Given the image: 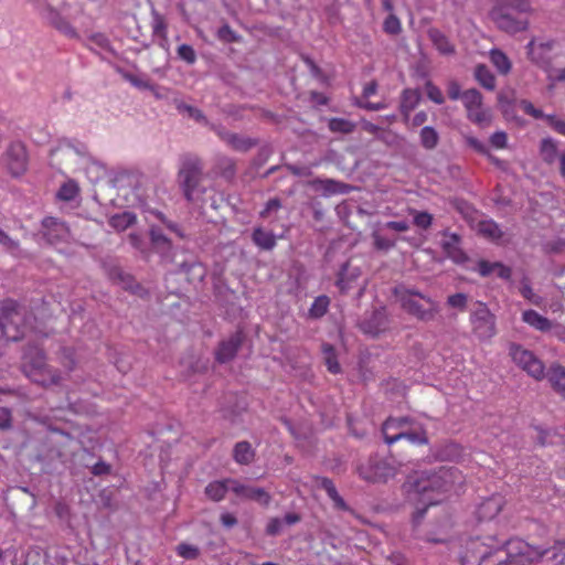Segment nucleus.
I'll return each instance as SVG.
<instances>
[{
    "instance_id": "50",
    "label": "nucleus",
    "mask_w": 565,
    "mask_h": 565,
    "mask_svg": "<svg viewBox=\"0 0 565 565\" xmlns=\"http://www.w3.org/2000/svg\"><path fill=\"white\" fill-rule=\"evenodd\" d=\"M541 152L544 160L552 163L556 158V145L551 139H544L541 146Z\"/></svg>"
},
{
    "instance_id": "49",
    "label": "nucleus",
    "mask_w": 565,
    "mask_h": 565,
    "mask_svg": "<svg viewBox=\"0 0 565 565\" xmlns=\"http://www.w3.org/2000/svg\"><path fill=\"white\" fill-rule=\"evenodd\" d=\"M0 245L6 248L12 255L20 253V243L17 239L11 238L3 230L0 228Z\"/></svg>"
},
{
    "instance_id": "9",
    "label": "nucleus",
    "mask_w": 565,
    "mask_h": 565,
    "mask_svg": "<svg viewBox=\"0 0 565 565\" xmlns=\"http://www.w3.org/2000/svg\"><path fill=\"white\" fill-rule=\"evenodd\" d=\"M470 322L472 324L473 333L480 340H489L497 332L495 317L482 302H477L475 309L471 312Z\"/></svg>"
},
{
    "instance_id": "8",
    "label": "nucleus",
    "mask_w": 565,
    "mask_h": 565,
    "mask_svg": "<svg viewBox=\"0 0 565 565\" xmlns=\"http://www.w3.org/2000/svg\"><path fill=\"white\" fill-rule=\"evenodd\" d=\"M512 361L535 381L545 379V365L532 351L512 343L509 348Z\"/></svg>"
},
{
    "instance_id": "10",
    "label": "nucleus",
    "mask_w": 565,
    "mask_h": 565,
    "mask_svg": "<svg viewBox=\"0 0 565 565\" xmlns=\"http://www.w3.org/2000/svg\"><path fill=\"white\" fill-rule=\"evenodd\" d=\"M462 103L467 116L472 122L484 127L491 122V111L482 105V95L479 90L471 88L462 93Z\"/></svg>"
},
{
    "instance_id": "47",
    "label": "nucleus",
    "mask_w": 565,
    "mask_h": 565,
    "mask_svg": "<svg viewBox=\"0 0 565 565\" xmlns=\"http://www.w3.org/2000/svg\"><path fill=\"white\" fill-rule=\"evenodd\" d=\"M383 30L390 35L399 34L402 31L399 19L394 13H390L383 22Z\"/></svg>"
},
{
    "instance_id": "25",
    "label": "nucleus",
    "mask_w": 565,
    "mask_h": 565,
    "mask_svg": "<svg viewBox=\"0 0 565 565\" xmlns=\"http://www.w3.org/2000/svg\"><path fill=\"white\" fill-rule=\"evenodd\" d=\"M232 480L231 478L225 480H217L210 482L205 487V494L209 499L212 501L218 502L223 500L227 493L228 490H231L232 483L228 482Z\"/></svg>"
},
{
    "instance_id": "56",
    "label": "nucleus",
    "mask_w": 565,
    "mask_h": 565,
    "mask_svg": "<svg viewBox=\"0 0 565 565\" xmlns=\"http://www.w3.org/2000/svg\"><path fill=\"white\" fill-rule=\"evenodd\" d=\"M217 38L220 40L228 42V43L238 41V36L236 35V33L232 30V28L228 24H224L223 26H221L218 29Z\"/></svg>"
},
{
    "instance_id": "14",
    "label": "nucleus",
    "mask_w": 565,
    "mask_h": 565,
    "mask_svg": "<svg viewBox=\"0 0 565 565\" xmlns=\"http://www.w3.org/2000/svg\"><path fill=\"white\" fill-rule=\"evenodd\" d=\"M243 340V332L237 330L228 339L221 341L215 351V360L218 363H226L233 360L241 348Z\"/></svg>"
},
{
    "instance_id": "57",
    "label": "nucleus",
    "mask_w": 565,
    "mask_h": 565,
    "mask_svg": "<svg viewBox=\"0 0 565 565\" xmlns=\"http://www.w3.org/2000/svg\"><path fill=\"white\" fill-rule=\"evenodd\" d=\"M447 303L452 308L465 310L467 306V295L462 292L451 295L448 297Z\"/></svg>"
},
{
    "instance_id": "5",
    "label": "nucleus",
    "mask_w": 565,
    "mask_h": 565,
    "mask_svg": "<svg viewBox=\"0 0 565 565\" xmlns=\"http://www.w3.org/2000/svg\"><path fill=\"white\" fill-rule=\"evenodd\" d=\"M394 294L401 302L402 308L416 318L429 321L435 316L434 302L430 298L417 290L408 289L403 286L396 287Z\"/></svg>"
},
{
    "instance_id": "24",
    "label": "nucleus",
    "mask_w": 565,
    "mask_h": 565,
    "mask_svg": "<svg viewBox=\"0 0 565 565\" xmlns=\"http://www.w3.org/2000/svg\"><path fill=\"white\" fill-rule=\"evenodd\" d=\"M420 100V94L417 89H404L401 96L399 109L407 120L411 113L416 108Z\"/></svg>"
},
{
    "instance_id": "16",
    "label": "nucleus",
    "mask_w": 565,
    "mask_h": 565,
    "mask_svg": "<svg viewBox=\"0 0 565 565\" xmlns=\"http://www.w3.org/2000/svg\"><path fill=\"white\" fill-rule=\"evenodd\" d=\"M43 235L50 244L64 241L68 236V228L58 218L47 216L42 221Z\"/></svg>"
},
{
    "instance_id": "11",
    "label": "nucleus",
    "mask_w": 565,
    "mask_h": 565,
    "mask_svg": "<svg viewBox=\"0 0 565 565\" xmlns=\"http://www.w3.org/2000/svg\"><path fill=\"white\" fill-rule=\"evenodd\" d=\"M4 164L9 173L14 177L23 175L28 170L29 157L26 147L21 141H12L9 143L3 153Z\"/></svg>"
},
{
    "instance_id": "62",
    "label": "nucleus",
    "mask_w": 565,
    "mask_h": 565,
    "mask_svg": "<svg viewBox=\"0 0 565 565\" xmlns=\"http://www.w3.org/2000/svg\"><path fill=\"white\" fill-rule=\"evenodd\" d=\"M507 140H508L507 134L503 131H497L490 138L491 145L498 149L505 148Z\"/></svg>"
},
{
    "instance_id": "17",
    "label": "nucleus",
    "mask_w": 565,
    "mask_h": 565,
    "mask_svg": "<svg viewBox=\"0 0 565 565\" xmlns=\"http://www.w3.org/2000/svg\"><path fill=\"white\" fill-rule=\"evenodd\" d=\"M545 379L551 388L565 399V366L558 362L552 363L545 371Z\"/></svg>"
},
{
    "instance_id": "60",
    "label": "nucleus",
    "mask_w": 565,
    "mask_h": 565,
    "mask_svg": "<svg viewBox=\"0 0 565 565\" xmlns=\"http://www.w3.org/2000/svg\"><path fill=\"white\" fill-rule=\"evenodd\" d=\"M12 424L11 411L7 407H0V429H9Z\"/></svg>"
},
{
    "instance_id": "1",
    "label": "nucleus",
    "mask_w": 565,
    "mask_h": 565,
    "mask_svg": "<svg viewBox=\"0 0 565 565\" xmlns=\"http://www.w3.org/2000/svg\"><path fill=\"white\" fill-rule=\"evenodd\" d=\"M463 483V476L455 467H440L437 470L422 471L413 482V495L425 505L439 502L434 494L455 490Z\"/></svg>"
},
{
    "instance_id": "6",
    "label": "nucleus",
    "mask_w": 565,
    "mask_h": 565,
    "mask_svg": "<svg viewBox=\"0 0 565 565\" xmlns=\"http://www.w3.org/2000/svg\"><path fill=\"white\" fill-rule=\"evenodd\" d=\"M502 548L505 552V558L501 559L498 565H533L548 552L531 546L519 539L504 542Z\"/></svg>"
},
{
    "instance_id": "29",
    "label": "nucleus",
    "mask_w": 565,
    "mask_h": 565,
    "mask_svg": "<svg viewBox=\"0 0 565 565\" xmlns=\"http://www.w3.org/2000/svg\"><path fill=\"white\" fill-rule=\"evenodd\" d=\"M377 90V84L376 82L372 81L369 84L365 85L362 94L361 100L355 99V104L360 107H363L369 110H380L385 108V104L382 102L372 103L367 102V98L374 95Z\"/></svg>"
},
{
    "instance_id": "44",
    "label": "nucleus",
    "mask_w": 565,
    "mask_h": 565,
    "mask_svg": "<svg viewBox=\"0 0 565 565\" xmlns=\"http://www.w3.org/2000/svg\"><path fill=\"white\" fill-rule=\"evenodd\" d=\"M79 192V189L74 181H67L60 188L57 192L58 199L62 201H72L74 200Z\"/></svg>"
},
{
    "instance_id": "64",
    "label": "nucleus",
    "mask_w": 565,
    "mask_h": 565,
    "mask_svg": "<svg viewBox=\"0 0 565 565\" xmlns=\"http://www.w3.org/2000/svg\"><path fill=\"white\" fill-rule=\"evenodd\" d=\"M281 207V202L279 199H270L266 205L265 209L260 212L262 217H267L271 211H277Z\"/></svg>"
},
{
    "instance_id": "41",
    "label": "nucleus",
    "mask_w": 565,
    "mask_h": 565,
    "mask_svg": "<svg viewBox=\"0 0 565 565\" xmlns=\"http://www.w3.org/2000/svg\"><path fill=\"white\" fill-rule=\"evenodd\" d=\"M226 140L232 146V148L237 151H247L256 146L255 140L239 137L236 134L228 135Z\"/></svg>"
},
{
    "instance_id": "26",
    "label": "nucleus",
    "mask_w": 565,
    "mask_h": 565,
    "mask_svg": "<svg viewBox=\"0 0 565 565\" xmlns=\"http://www.w3.org/2000/svg\"><path fill=\"white\" fill-rule=\"evenodd\" d=\"M233 458L239 465H249L255 459V450L248 441H239L234 446Z\"/></svg>"
},
{
    "instance_id": "58",
    "label": "nucleus",
    "mask_w": 565,
    "mask_h": 565,
    "mask_svg": "<svg viewBox=\"0 0 565 565\" xmlns=\"http://www.w3.org/2000/svg\"><path fill=\"white\" fill-rule=\"evenodd\" d=\"M178 109L180 111H186L189 114V116L192 117L193 119H195L196 121H205L206 120L203 113L193 106H190L186 104H180V105H178Z\"/></svg>"
},
{
    "instance_id": "21",
    "label": "nucleus",
    "mask_w": 565,
    "mask_h": 565,
    "mask_svg": "<svg viewBox=\"0 0 565 565\" xmlns=\"http://www.w3.org/2000/svg\"><path fill=\"white\" fill-rule=\"evenodd\" d=\"M312 185L316 190L321 191L324 195L349 193L351 189L350 185L334 181L332 179H317L312 181Z\"/></svg>"
},
{
    "instance_id": "28",
    "label": "nucleus",
    "mask_w": 565,
    "mask_h": 565,
    "mask_svg": "<svg viewBox=\"0 0 565 565\" xmlns=\"http://www.w3.org/2000/svg\"><path fill=\"white\" fill-rule=\"evenodd\" d=\"M315 480L316 484L327 492L328 497L334 502V505L338 509H345V503L338 493L337 488L331 479L327 477H316Z\"/></svg>"
},
{
    "instance_id": "18",
    "label": "nucleus",
    "mask_w": 565,
    "mask_h": 565,
    "mask_svg": "<svg viewBox=\"0 0 565 565\" xmlns=\"http://www.w3.org/2000/svg\"><path fill=\"white\" fill-rule=\"evenodd\" d=\"M443 236L441 247L446 255L457 263L465 260V253L460 248V236L447 231L443 233Z\"/></svg>"
},
{
    "instance_id": "43",
    "label": "nucleus",
    "mask_w": 565,
    "mask_h": 565,
    "mask_svg": "<svg viewBox=\"0 0 565 565\" xmlns=\"http://www.w3.org/2000/svg\"><path fill=\"white\" fill-rule=\"evenodd\" d=\"M322 350L329 372H331L332 374L339 373L340 364L337 361V355L333 347L330 344H323Z\"/></svg>"
},
{
    "instance_id": "31",
    "label": "nucleus",
    "mask_w": 565,
    "mask_h": 565,
    "mask_svg": "<svg viewBox=\"0 0 565 565\" xmlns=\"http://www.w3.org/2000/svg\"><path fill=\"white\" fill-rule=\"evenodd\" d=\"M386 328V318L384 312L376 311L373 313V317L370 321L362 324V330L365 333H369L373 337L377 335L380 332L385 330Z\"/></svg>"
},
{
    "instance_id": "32",
    "label": "nucleus",
    "mask_w": 565,
    "mask_h": 565,
    "mask_svg": "<svg viewBox=\"0 0 565 565\" xmlns=\"http://www.w3.org/2000/svg\"><path fill=\"white\" fill-rule=\"evenodd\" d=\"M350 263L351 257H347L340 264V268L337 273L335 285L339 287L340 291H347L350 289V282L352 279V274L350 273Z\"/></svg>"
},
{
    "instance_id": "53",
    "label": "nucleus",
    "mask_w": 565,
    "mask_h": 565,
    "mask_svg": "<svg viewBox=\"0 0 565 565\" xmlns=\"http://www.w3.org/2000/svg\"><path fill=\"white\" fill-rule=\"evenodd\" d=\"M178 56L188 64H194L196 61V53L189 44H181L177 50Z\"/></svg>"
},
{
    "instance_id": "36",
    "label": "nucleus",
    "mask_w": 565,
    "mask_h": 565,
    "mask_svg": "<svg viewBox=\"0 0 565 565\" xmlns=\"http://www.w3.org/2000/svg\"><path fill=\"white\" fill-rule=\"evenodd\" d=\"M478 232L492 241L500 239L503 235L499 225L492 220L481 221L478 224Z\"/></svg>"
},
{
    "instance_id": "48",
    "label": "nucleus",
    "mask_w": 565,
    "mask_h": 565,
    "mask_svg": "<svg viewBox=\"0 0 565 565\" xmlns=\"http://www.w3.org/2000/svg\"><path fill=\"white\" fill-rule=\"evenodd\" d=\"M177 554L184 559H196L200 556V550L195 545L180 543L177 546Z\"/></svg>"
},
{
    "instance_id": "4",
    "label": "nucleus",
    "mask_w": 565,
    "mask_h": 565,
    "mask_svg": "<svg viewBox=\"0 0 565 565\" xmlns=\"http://www.w3.org/2000/svg\"><path fill=\"white\" fill-rule=\"evenodd\" d=\"M33 319L25 308L12 299L0 301V331L8 341H19L31 331L29 324Z\"/></svg>"
},
{
    "instance_id": "15",
    "label": "nucleus",
    "mask_w": 565,
    "mask_h": 565,
    "mask_svg": "<svg viewBox=\"0 0 565 565\" xmlns=\"http://www.w3.org/2000/svg\"><path fill=\"white\" fill-rule=\"evenodd\" d=\"M409 425L408 417L387 418L382 426V434L387 445L403 439L404 429Z\"/></svg>"
},
{
    "instance_id": "39",
    "label": "nucleus",
    "mask_w": 565,
    "mask_h": 565,
    "mask_svg": "<svg viewBox=\"0 0 565 565\" xmlns=\"http://www.w3.org/2000/svg\"><path fill=\"white\" fill-rule=\"evenodd\" d=\"M403 439H406L411 444L415 445H425L428 443L426 431L422 428L413 429L411 419L409 425H407V428L404 429Z\"/></svg>"
},
{
    "instance_id": "51",
    "label": "nucleus",
    "mask_w": 565,
    "mask_h": 565,
    "mask_svg": "<svg viewBox=\"0 0 565 565\" xmlns=\"http://www.w3.org/2000/svg\"><path fill=\"white\" fill-rule=\"evenodd\" d=\"M329 129L333 132H350L353 129V124L349 120L341 118H332L329 121Z\"/></svg>"
},
{
    "instance_id": "35",
    "label": "nucleus",
    "mask_w": 565,
    "mask_h": 565,
    "mask_svg": "<svg viewBox=\"0 0 565 565\" xmlns=\"http://www.w3.org/2000/svg\"><path fill=\"white\" fill-rule=\"evenodd\" d=\"M420 145L426 150H433L439 142V135L431 126H425L419 132Z\"/></svg>"
},
{
    "instance_id": "34",
    "label": "nucleus",
    "mask_w": 565,
    "mask_h": 565,
    "mask_svg": "<svg viewBox=\"0 0 565 565\" xmlns=\"http://www.w3.org/2000/svg\"><path fill=\"white\" fill-rule=\"evenodd\" d=\"M137 221V217L131 212H122L119 214H115L109 220V225L114 227L116 231H125L128 227H130L132 224H135Z\"/></svg>"
},
{
    "instance_id": "38",
    "label": "nucleus",
    "mask_w": 565,
    "mask_h": 565,
    "mask_svg": "<svg viewBox=\"0 0 565 565\" xmlns=\"http://www.w3.org/2000/svg\"><path fill=\"white\" fill-rule=\"evenodd\" d=\"M118 280L125 290H128L134 295L143 296L146 292L143 287L129 274L119 273Z\"/></svg>"
},
{
    "instance_id": "54",
    "label": "nucleus",
    "mask_w": 565,
    "mask_h": 565,
    "mask_svg": "<svg viewBox=\"0 0 565 565\" xmlns=\"http://www.w3.org/2000/svg\"><path fill=\"white\" fill-rule=\"evenodd\" d=\"M426 93L427 97L438 105L445 102L441 90L431 82L426 83Z\"/></svg>"
},
{
    "instance_id": "59",
    "label": "nucleus",
    "mask_w": 565,
    "mask_h": 565,
    "mask_svg": "<svg viewBox=\"0 0 565 565\" xmlns=\"http://www.w3.org/2000/svg\"><path fill=\"white\" fill-rule=\"evenodd\" d=\"M447 93H448V96L450 99H452V100L461 99L462 100L463 92H461V87L458 82L450 81L447 85Z\"/></svg>"
},
{
    "instance_id": "7",
    "label": "nucleus",
    "mask_w": 565,
    "mask_h": 565,
    "mask_svg": "<svg viewBox=\"0 0 565 565\" xmlns=\"http://www.w3.org/2000/svg\"><path fill=\"white\" fill-rule=\"evenodd\" d=\"M203 174L201 160L194 154H183L180 159L178 180L186 201H193V194Z\"/></svg>"
},
{
    "instance_id": "33",
    "label": "nucleus",
    "mask_w": 565,
    "mask_h": 565,
    "mask_svg": "<svg viewBox=\"0 0 565 565\" xmlns=\"http://www.w3.org/2000/svg\"><path fill=\"white\" fill-rule=\"evenodd\" d=\"M475 77L478 83L488 90L495 88V78L491 71L483 64L477 65L475 70Z\"/></svg>"
},
{
    "instance_id": "19",
    "label": "nucleus",
    "mask_w": 565,
    "mask_h": 565,
    "mask_svg": "<svg viewBox=\"0 0 565 565\" xmlns=\"http://www.w3.org/2000/svg\"><path fill=\"white\" fill-rule=\"evenodd\" d=\"M41 14L49 23H51L55 29L65 34L68 38H76V30L65 20L63 19L57 11H55L51 7H45Z\"/></svg>"
},
{
    "instance_id": "46",
    "label": "nucleus",
    "mask_w": 565,
    "mask_h": 565,
    "mask_svg": "<svg viewBox=\"0 0 565 565\" xmlns=\"http://www.w3.org/2000/svg\"><path fill=\"white\" fill-rule=\"evenodd\" d=\"M409 214L414 217V224L422 228L427 230L431 226L433 215L428 212H420L414 209H409Z\"/></svg>"
},
{
    "instance_id": "27",
    "label": "nucleus",
    "mask_w": 565,
    "mask_h": 565,
    "mask_svg": "<svg viewBox=\"0 0 565 565\" xmlns=\"http://www.w3.org/2000/svg\"><path fill=\"white\" fill-rule=\"evenodd\" d=\"M315 480L316 484L327 492L328 497L334 502V505L338 509H345V503L338 493L337 488L331 479L327 477H316Z\"/></svg>"
},
{
    "instance_id": "3",
    "label": "nucleus",
    "mask_w": 565,
    "mask_h": 565,
    "mask_svg": "<svg viewBox=\"0 0 565 565\" xmlns=\"http://www.w3.org/2000/svg\"><path fill=\"white\" fill-rule=\"evenodd\" d=\"M22 371L32 382L49 387L58 385L62 381L61 372L46 363L43 349L30 345L22 356Z\"/></svg>"
},
{
    "instance_id": "52",
    "label": "nucleus",
    "mask_w": 565,
    "mask_h": 565,
    "mask_svg": "<svg viewBox=\"0 0 565 565\" xmlns=\"http://www.w3.org/2000/svg\"><path fill=\"white\" fill-rule=\"evenodd\" d=\"M547 551L548 552L546 554L552 552L551 558L555 565H565V542H558L552 547V550Z\"/></svg>"
},
{
    "instance_id": "23",
    "label": "nucleus",
    "mask_w": 565,
    "mask_h": 565,
    "mask_svg": "<svg viewBox=\"0 0 565 565\" xmlns=\"http://www.w3.org/2000/svg\"><path fill=\"white\" fill-rule=\"evenodd\" d=\"M428 38L433 42L434 46L440 54L452 55L455 53V46L449 39L437 29L428 30Z\"/></svg>"
},
{
    "instance_id": "2",
    "label": "nucleus",
    "mask_w": 565,
    "mask_h": 565,
    "mask_svg": "<svg viewBox=\"0 0 565 565\" xmlns=\"http://www.w3.org/2000/svg\"><path fill=\"white\" fill-rule=\"evenodd\" d=\"M530 11L529 0H495L490 17L500 30L514 34L527 29L529 21L524 14Z\"/></svg>"
},
{
    "instance_id": "13",
    "label": "nucleus",
    "mask_w": 565,
    "mask_h": 565,
    "mask_svg": "<svg viewBox=\"0 0 565 565\" xmlns=\"http://www.w3.org/2000/svg\"><path fill=\"white\" fill-rule=\"evenodd\" d=\"M228 482L232 483L231 491H233L236 495L243 499L253 500L264 507L269 505L271 497L265 489L246 486L238 482L237 480H230Z\"/></svg>"
},
{
    "instance_id": "63",
    "label": "nucleus",
    "mask_w": 565,
    "mask_h": 565,
    "mask_svg": "<svg viewBox=\"0 0 565 565\" xmlns=\"http://www.w3.org/2000/svg\"><path fill=\"white\" fill-rule=\"evenodd\" d=\"M150 235H151V241L154 245L159 246V245H167V246H170V241L168 239V237L161 233L160 230L158 228H151L150 231Z\"/></svg>"
},
{
    "instance_id": "61",
    "label": "nucleus",
    "mask_w": 565,
    "mask_h": 565,
    "mask_svg": "<svg viewBox=\"0 0 565 565\" xmlns=\"http://www.w3.org/2000/svg\"><path fill=\"white\" fill-rule=\"evenodd\" d=\"M546 121L558 134L565 136V121L556 118L554 115H546Z\"/></svg>"
},
{
    "instance_id": "55",
    "label": "nucleus",
    "mask_w": 565,
    "mask_h": 565,
    "mask_svg": "<svg viewBox=\"0 0 565 565\" xmlns=\"http://www.w3.org/2000/svg\"><path fill=\"white\" fill-rule=\"evenodd\" d=\"M520 107L525 114L532 116L535 119H546V116L543 114V111L541 109L535 108L534 105L526 99L520 102Z\"/></svg>"
},
{
    "instance_id": "40",
    "label": "nucleus",
    "mask_w": 565,
    "mask_h": 565,
    "mask_svg": "<svg viewBox=\"0 0 565 565\" xmlns=\"http://www.w3.org/2000/svg\"><path fill=\"white\" fill-rule=\"evenodd\" d=\"M329 305H330V299L328 296L317 297L313 300V302L309 309L310 318L318 319V318L323 317L328 311Z\"/></svg>"
},
{
    "instance_id": "22",
    "label": "nucleus",
    "mask_w": 565,
    "mask_h": 565,
    "mask_svg": "<svg viewBox=\"0 0 565 565\" xmlns=\"http://www.w3.org/2000/svg\"><path fill=\"white\" fill-rule=\"evenodd\" d=\"M522 320L535 330L546 332L552 329V322L533 309L523 311Z\"/></svg>"
},
{
    "instance_id": "45",
    "label": "nucleus",
    "mask_w": 565,
    "mask_h": 565,
    "mask_svg": "<svg viewBox=\"0 0 565 565\" xmlns=\"http://www.w3.org/2000/svg\"><path fill=\"white\" fill-rule=\"evenodd\" d=\"M58 361L66 371H73L76 366L75 351L72 348H63Z\"/></svg>"
},
{
    "instance_id": "42",
    "label": "nucleus",
    "mask_w": 565,
    "mask_h": 565,
    "mask_svg": "<svg viewBox=\"0 0 565 565\" xmlns=\"http://www.w3.org/2000/svg\"><path fill=\"white\" fill-rule=\"evenodd\" d=\"M461 455V448L456 443H448L444 445L437 452V458L440 460H455Z\"/></svg>"
},
{
    "instance_id": "37",
    "label": "nucleus",
    "mask_w": 565,
    "mask_h": 565,
    "mask_svg": "<svg viewBox=\"0 0 565 565\" xmlns=\"http://www.w3.org/2000/svg\"><path fill=\"white\" fill-rule=\"evenodd\" d=\"M490 60L499 73L505 75L511 71V62L502 51L491 50Z\"/></svg>"
},
{
    "instance_id": "12",
    "label": "nucleus",
    "mask_w": 565,
    "mask_h": 565,
    "mask_svg": "<svg viewBox=\"0 0 565 565\" xmlns=\"http://www.w3.org/2000/svg\"><path fill=\"white\" fill-rule=\"evenodd\" d=\"M395 468L385 460L371 459L360 468V476L371 482H385L395 476Z\"/></svg>"
},
{
    "instance_id": "30",
    "label": "nucleus",
    "mask_w": 565,
    "mask_h": 565,
    "mask_svg": "<svg viewBox=\"0 0 565 565\" xmlns=\"http://www.w3.org/2000/svg\"><path fill=\"white\" fill-rule=\"evenodd\" d=\"M253 242L256 246L265 250H271L276 246V237L270 231L257 227L253 231Z\"/></svg>"
},
{
    "instance_id": "20",
    "label": "nucleus",
    "mask_w": 565,
    "mask_h": 565,
    "mask_svg": "<svg viewBox=\"0 0 565 565\" xmlns=\"http://www.w3.org/2000/svg\"><path fill=\"white\" fill-rule=\"evenodd\" d=\"M504 504L503 497L500 494H494L487 500H484L479 509H478V516L481 520H491L495 515L499 514V512L502 510Z\"/></svg>"
}]
</instances>
